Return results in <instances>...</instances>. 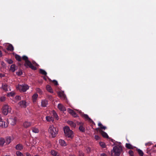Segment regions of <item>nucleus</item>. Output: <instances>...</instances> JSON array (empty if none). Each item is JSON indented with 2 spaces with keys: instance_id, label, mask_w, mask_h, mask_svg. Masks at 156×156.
Listing matches in <instances>:
<instances>
[{
  "instance_id": "9",
  "label": "nucleus",
  "mask_w": 156,
  "mask_h": 156,
  "mask_svg": "<svg viewBox=\"0 0 156 156\" xmlns=\"http://www.w3.org/2000/svg\"><path fill=\"white\" fill-rule=\"evenodd\" d=\"M77 124L80 125L79 129L80 131L82 132H84L85 131V129L84 127L82 126V123L80 122H78Z\"/></svg>"
},
{
  "instance_id": "19",
  "label": "nucleus",
  "mask_w": 156,
  "mask_h": 156,
  "mask_svg": "<svg viewBox=\"0 0 156 156\" xmlns=\"http://www.w3.org/2000/svg\"><path fill=\"white\" fill-rule=\"evenodd\" d=\"M52 116L53 117V118L55 119L56 120H58L59 119V118L56 112L55 111L53 110L52 112Z\"/></svg>"
},
{
  "instance_id": "28",
  "label": "nucleus",
  "mask_w": 156,
  "mask_h": 156,
  "mask_svg": "<svg viewBox=\"0 0 156 156\" xmlns=\"http://www.w3.org/2000/svg\"><path fill=\"white\" fill-rule=\"evenodd\" d=\"M31 130L33 133H37L39 132V130L38 129L35 127L32 128Z\"/></svg>"
},
{
  "instance_id": "4",
  "label": "nucleus",
  "mask_w": 156,
  "mask_h": 156,
  "mask_svg": "<svg viewBox=\"0 0 156 156\" xmlns=\"http://www.w3.org/2000/svg\"><path fill=\"white\" fill-rule=\"evenodd\" d=\"M17 89L20 91L26 92L29 88V86L27 84H18L16 87Z\"/></svg>"
},
{
  "instance_id": "20",
  "label": "nucleus",
  "mask_w": 156,
  "mask_h": 156,
  "mask_svg": "<svg viewBox=\"0 0 156 156\" xmlns=\"http://www.w3.org/2000/svg\"><path fill=\"white\" fill-rule=\"evenodd\" d=\"M67 123L69 124L70 126L73 128H75L76 126V124L73 121H68L67 122Z\"/></svg>"
},
{
  "instance_id": "37",
  "label": "nucleus",
  "mask_w": 156,
  "mask_h": 156,
  "mask_svg": "<svg viewBox=\"0 0 156 156\" xmlns=\"http://www.w3.org/2000/svg\"><path fill=\"white\" fill-rule=\"evenodd\" d=\"M58 95L60 97H62L64 98H65L66 96L64 94L63 92H60L58 93Z\"/></svg>"
},
{
  "instance_id": "41",
  "label": "nucleus",
  "mask_w": 156,
  "mask_h": 156,
  "mask_svg": "<svg viewBox=\"0 0 156 156\" xmlns=\"http://www.w3.org/2000/svg\"><path fill=\"white\" fill-rule=\"evenodd\" d=\"M6 61L9 64H11L13 62V61L11 59H8Z\"/></svg>"
},
{
  "instance_id": "50",
  "label": "nucleus",
  "mask_w": 156,
  "mask_h": 156,
  "mask_svg": "<svg viewBox=\"0 0 156 156\" xmlns=\"http://www.w3.org/2000/svg\"><path fill=\"white\" fill-rule=\"evenodd\" d=\"M98 125L100 127V128L103 126L102 124L100 122L98 123Z\"/></svg>"
},
{
  "instance_id": "29",
  "label": "nucleus",
  "mask_w": 156,
  "mask_h": 156,
  "mask_svg": "<svg viewBox=\"0 0 156 156\" xmlns=\"http://www.w3.org/2000/svg\"><path fill=\"white\" fill-rule=\"evenodd\" d=\"M38 96V95L37 94H35L33 95L32 96V99L34 102L36 101Z\"/></svg>"
},
{
  "instance_id": "40",
  "label": "nucleus",
  "mask_w": 156,
  "mask_h": 156,
  "mask_svg": "<svg viewBox=\"0 0 156 156\" xmlns=\"http://www.w3.org/2000/svg\"><path fill=\"white\" fill-rule=\"evenodd\" d=\"M129 154L131 156H134V152L133 151L129 150Z\"/></svg>"
},
{
  "instance_id": "46",
  "label": "nucleus",
  "mask_w": 156,
  "mask_h": 156,
  "mask_svg": "<svg viewBox=\"0 0 156 156\" xmlns=\"http://www.w3.org/2000/svg\"><path fill=\"white\" fill-rule=\"evenodd\" d=\"M5 76V75L1 73H0V77L2 78L4 77Z\"/></svg>"
},
{
  "instance_id": "32",
  "label": "nucleus",
  "mask_w": 156,
  "mask_h": 156,
  "mask_svg": "<svg viewBox=\"0 0 156 156\" xmlns=\"http://www.w3.org/2000/svg\"><path fill=\"white\" fill-rule=\"evenodd\" d=\"M2 87L3 90L5 91L8 90V85L7 84H2Z\"/></svg>"
},
{
  "instance_id": "6",
  "label": "nucleus",
  "mask_w": 156,
  "mask_h": 156,
  "mask_svg": "<svg viewBox=\"0 0 156 156\" xmlns=\"http://www.w3.org/2000/svg\"><path fill=\"white\" fill-rule=\"evenodd\" d=\"M2 113L5 115H6L9 112H10L11 109L9 108V106L7 105H5L2 108Z\"/></svg>"
},
{
  "instance_id": "61",
  "label": "nucleus",
  "mask_w": 156,
  "mask_h": 156,
  "mask_svg": "<svg viewBox=\"0 0 156 156\" xmlns=\"http://www.w3.org/2000/svg\"><path fill=\"white\" fill-rule=\"evenodd\" d=\"M36 64V65H37V64L35 62H34Z\"/></svg>"
},
{
  "instance_id": "42",
  "label": "nucleus",
  "mask_w": 156,
  "mask_h": 156,
  "mask_svg": "<svg viewBox=\"0 0 156 156\" xmlns=\"http://www.w3.org/2000/svg\"><path fill=\"white\" fill-rule=\"evenodd\" d=\"M15 95V93H13V92H10L8 94V95L9 96H12H12H13Z\"/></svg>"
},
{
  "instance_id": "11",
  "label": "nucleus",
  "mask_w": 156,
  "mask_h": 156,
  "mask_svg": "<svg viewBox=\"0 0 156 156\" xmlns=\"http://www.w3.org/2000/svg\"><path fill=\"white\" fill-rule=\"evenodd\" d=\"M13 140V138L10 136L7 137L5 140L6 144H9Z\"/></svg>"
},
{
  "instance_id": "24",
  "label": "nucleus",
  "mask_w": 156,
  "mask_h": 156,
  "mask_svg": "<svg viewBox=\"0 0 156 156\" xmlns=\"http://www.w3.org/2000/svg\"><path fill=\"white\" fill-rule=\"evenodd\" d=\"M46 88L47 91H48V92L51 93H53V90L52 89L51 86L49 85H47L46 86Z\"/></svg>"
},
{
  "instance_id": "33",
  "label": "nucleus",
  "mask_w": 156,
  "mask_h": 156,
  "mask_svg": "<svg viewBox=\"0 0 156 156\" xmlns=\"http://www.w3.org/2000/svg\"><path fill=\"white\" fill-rule=\"evenodd\" d=\"M39 72L40 73L44 75L45 76L47 75V72L44 70L42 69H40L39 70Z\"/></svg>"
},
{
  "instance_id": "2",
  "label": "nucleus",
  "mask_w": 156,
  "mask_h": 156,
  "mask_svg": "<svg viewBox=\"0 0 156 156\" xmlns=\"http://www.w3.org/2000/svg\"><path fill=\"white\" fill-rule=\"evenodd\" d=\"M58 130L57 128L52 125L50 126L48 132L50 134L52 138L55 137L58 133Z\"/></svg>"
},
{
  "instance_id": "7",
  "label": "nucleus",
  "mask_w": 156,
  "mask_h": 156,
  "mask_svg": "<svg viewBox=\"0 0 156 156\" xmlns=\"http://www.w3.org/2000/svg\"><path fill=\"white\" fill-rule=\"evenodd\" d=\"M17 118L16 117H12L7 120V122L8 123H10L12 125H14L16 123Z\"/></svg>"
},
{
  "instance_id": "18",
  "label": "nucleus",
  "mask_w": 156,
  "mask_h": 156,
  "mask_svg": "<svg viewBox=\"0 0 156 156\" xmlns=\"http://www.w3.org/2000/svg\"><path fill=\"white\" fill-rule=\"evenodd\" d=\"M23 146L20 144H18L16 146V149L17 150L20 151L23 149Z\"/></svg>"
},
{
  "instance_id": "60",
  "label": "nucleus",
  "mask_w": 156,
  "mask_h": 156,
  "mask_svg": "<svg viewBox=\"0 0 156 156\" xmlns=\"http://www.w3.org/2000/svg\"><path fill=\"white\" fill-rule=\"evenodd\" d=\"M147 153H148V151H147Z\"/></svg>"
},
{
  "instance_id": "48",
  "label": "nucleus",
  "mask_w": 156,
  "mask_h": 156,
  "mask_svg": "<svg viewBox=\"0 0 156 156\" xmlns=\"http://www.w3.org/2000/svg\"><path fill=\"white\" fill-rule=\"evenodd\" d=\"M101 129H103L104 130H105L106 129V126H102L101 127Z\"/></svg>"
},
{
  "instance_id": "62",
  "label": "nucleus",
  "mask_w": 156,
  "mask_h": 156,
  "mask_svg": "<svg viewBox=\"0 0 156 156\" xmlns=\"http://www.w3.org/2000/svg\"><path fill=\"white\" fill-rule=\"evenodd\" d=\"M155 147H156V144L155 146Z\"/></svg>"
},
{
  "instance_id": "31",
  "label": "nucleus",
  "mask_w": 156,
  "mask_h": 156,
  "mask_svg": "<svg viewBox=\"0 0 156 156\" xmlns=\"http://www.w3.org/2000/svg\"><path fill=\"white\" fill-rule=\"evenodd\" d=\"M15 58L19 62H21L22 60L21 57L19 55L16 54L15 55Z\"/></svg>"
},
{
  "instance_id": "10",
  "label": "nucleus",
  "mask_w": 156,
  "mask_h": 156,
  "mask_svg": "<svg viewBox=\"0 0 156 156\" xmlns=\"http://www.w3.org/2000/svg\"><path fill=\"white\" fill-rule=\"evenodd\" d=\"M82 116L85 119L88 120V121L91 122L93 124H94V122L88 116V115L87 114H83V115Z\"/></svg>"
},
{
  "instance_id": "30",
  "label": "nucleus",
  "mask_w": 156,
  "mask_h": 156,
  "mask_svg": "<svg viewBox=\"0 0 156 156\" xmlns=\"http://www.w3.org/2000/svg\"><path fill=\"white\" fill-rule=\"evenodd\" d=\"M125 146L126 148L129 149H133V146L130 144H126Z\"/></svg>"
},
{
  "instance_id": "3",
  "label": "nucleus",
  "mask_w": 156,
  "mask_h": 156,
  "mask_svg": "<svg viewBox=\"0 0 156 156\" xmlns=\"http://www.w3.org/2000/svg\"><path fill=\"white\" fill-rule=\"evenodd\" d=\"M65 135L66 137L72 139L73 137V132L68 126H65L64 128Z\"/></svg>"
},
{
  "instance_id": "35",
  "label": "nucleus",
  "mask_w": 156,
  "mask_h": 156,
  "mask_svg": "<svg viewBox=\"0 0 156 156\" xmlns=\"http://www.w3.org/2000/svg\"><path fill=\"white\" fill-rule=\"evenodd\" d=\"M48 77L49 81L52 82L53 83H54V84L55 86H57L58 85V83L56 80H53L52 81Z\"/></svg>"
},
{
  "instance_id": "5",
  "label": "nucleus",
  "mask_w": 156,
  "mask_h": 156,
  "mask_svg": "<svg viewBox=\"0 0 156 156\" xmlns=\"http://www.w3.org/2000/svg\"><path fill=\"white\" fill-rule=\"evenodd\" d=\"M122 148L117 146H115L113 148V150L112 152L114 153L115 156H119L122 151Z\"/></svg>"
},
{
  "instance_id": "57",
  "label": "nucleus",
  "mask_w": 156,
  "mask_h": 156,
  "mask_svg": "<svg viewBox=\"0 0 156 156\" xmlns=\"http://www.w3.org/2000/svg\"><path fill=\"white\" fill-rule=\"evenodd\" d=\"M97 131H98V128H97L96 129H95Z\"/></svg>"
},
{
  "instance_id": "13",
  "label": "nucleus",
  "mask_w": 156,
  "mask_h": 156,
  "mask_svg": "<svg viewBox=\"0 0 156 156\" xmlns=\"http://www.w3.org/2000/svg\"><path fill=\"white\" fill-rule=\"evenodd\" d=\"M48 104V101L46 100H42L41 102V106L43 107H46Z\"/></svg>"
},
{
  "instance_id": "54",
  "label": "nucleus",
  "mask_w": 156,
  "mask_h": 156,
  "mask_svg": "<svg viewBox=\"0 0 156 156\" xmlns=\"http://www.w3.org/2000/svg\"><path fill=\"white\" fill-rule=\"evenodd\" d=\"M52 96L51 95H48V98L50 99H51L52 98Z\"/></svg>"
},
{
  "instance_id": "59",
  "label": "nucleus",
  "mask_w": 156,
  "mask_h": 156,
  "mask_svg": "<svg viewBox=\"0 0 156 156\" xmlns=\"http://www.w3.org/2000/svg\"><path fill=\"white\" fill-rule=\"evenodd\" d=\"M5 156H9V155H6Z\"/></svg>"
},
{
  "instance_id": "25",
  "label": "nucleus",
  "mask_w": 156,
  "mask_h": 156,
  "mask_svg": "<svg viewBox=\"0 0 156 156\" xmlns=\"http://www.w3.org/2000/svg\"><path fill=\"white\" fill-rule=\"evenodd\" d=\"M51 154L54 156H59V154L56 151L52 150L51 152Z\"/></svg>"
},
{
  "instance_id": "43",
  "label": "nucleus",
  "mask_w": 156,
  "mask_h": 156,
  "mask_svg": "<svg viewBox=\"0 0 156 156\" xmlns=\"http://www.w3.org/2000/svg\"><path fill=\"white\" fill-rule=\"evenodd\" d=\"M16 74L18 76H20L22 74V73L21 71H19L16 72Z\"/></svg>"
},
{
  "instance_id": "52",
  "label": "nucleus",
  "mask_w": 156,
  "mask_h": 156,
  "mask_svg": "<svg viewBox=\"0 0 156 156\" xmlns=\"http://www.w3.org/2000/svg\"><path fill=\"white\" fill-rule=\"evenodd\" d=\"M101 156H107V155L105 153H102L101 154Z\"/></svg>"
},
{
  "instance_id": "23",
  "label": "nucleus",
  "mask_w": 156,
  "mask_h": 156,
  "mask_svg": "<svg viewBox=\"0 0 156 156\" xmlns=\"http://www.w3.org/2000/svg\"><path fill=\"white\" fill-rule=\"evenodd\" d=\"M7 50L11 51L14 50V48L12 44H9L7 48Z\"/></svg>"
},
{
  "instance_id": "17",
  "label": "nucleus",
  "mask_w": 156,
  "mask_h": 156,
  "mask_svg": "<svg viewBox=\"0 0 156 156\" xmlns=\"http://www.w3.org/2000/svg\"><path fill=\"white\" fill-rule=\"evenodd\" d=\"M31 123L28 121H25L23 124V126L25 128L29 127L31 125Z\"/></svg>"
},
{
  "instance_id": "39",
  "label": "nucleus",
  "mask_w": 156,
  "mask_h": 156,
  "mask_svg": "<svg viewBox=\"0 0 156 156\" xmlns=\"http://www.w3.org/2000/svg\"><path fill=\"white\" fill-rule=\"evenodd\" d=\"M5 97L2 96L0 98V100L2 102L4 101L5 100Z\"/></svg>"
},
{
  "instance_id": "15",
  "label": "nucleus",
  "mask_w": 156,
  "mask_h": 156,
  "mask_svg": "<svg viewBox=\"0 0 156 156\" xmlns=\"http://www.w3.org/2000/svg\"><path fill=\"white\" fill-rule=\"evenodd\" d=\"M19 104L22 107L26 108L27 106L26 102L25 101H22L19 102Z\"/></svg>"
},
{
  "instance_id": "12",
  "label": "nucleus",
  "mask_w": 156,
  "mask_h": 156,
  "mask_svg": "<svg viewBox=\"0 0 156 156\" xmlns=\"http://www.w3.org/2000/svg\"><path fill=\"white\" fill-rule=\"evenodd\" d=\"M8 125L7 124H5V122L3 121L2 119H0V126L2 127H6Z\"/></svg>"
},
{
  "instance_id": "22",
  "label": "nucleus",
  "mask_w": 156,
  "mask_h": 156,
  "mask_svg": "<svg viewBox=\"0 0 156 156\" xmlns=\"http://www.w3.org/2000/svg\"><path fill=\"white\" fill-rule=\"evenodd\" d=\"M5 140L3 138H0V146H3L4 144L5 143Z\"/></svg>"
},
{
  "instance_id": "56",
  "label": "nucleus",
  "mask_w": 156,
  "mask_h": 156,
  "mask_svg": "<svg viewBox=\"0 0 156 156\" xmlns=\"http://www.w3.org/2000/svg\"><path fill=\"white\" fill-rule=\"evenodd\" d=\"M34 156H40L38 154H36V155H34Z\"/></svg>"
},
{
  "instance_id": "45",
  "label": "nucleus",
  "mask_w": 156,
  "mask_h": 156,
  "mask_svg": "<svg viewBox=\"0 0 156 156\" xmlns=\"http://www.w3.org/2000/svg\"><path fill=\"white\" fill-rule=\"evenodd\" d=\"M36 90L37 92H38L39 93H41V90L39 88H37L36 89Z\"/></svg>"
},
{
  "instance_id": "38",
  "label": "nucleus",
  "mask_w": 156,
  "mask_h": 156,
  "mask_svg": "<svg viewBox=\"0 0 156 156\" xmlns=\"http://www.w3.org/2000/svg\"><path fill=\"white\" fill-rule=\"evenodd\" d=\"M16 154L17 156H23V154L19 151H17L16 152Z\"/></svg>"
},
{
  "instance_id": "21",
  "label": "nucleus",
  "mask_w": 156,
  "mask_h": 156,
  "mask_svg": "<svg viewBox=\"0 0 156 156\" xmlns=\"http://www.w3.org/2000/svg\"><path fill=\"white\" fill-rule=\"evenodd\" d=\"M46 120L49 122H53L54 120L53 118L51 116H46Z\"/></svg>"
},
{
  "instance_id": "8",
  "label": "nucleus",
  "mask_w": 156,
  "mask_h": 156,
  "mask_svg": "<svg viewBox=\"0 0 156 156\" xmlns=\"http://www.w3.org/2000/svg\"><path fill=\"white\" fill-rule=\"evenodd\" d=\"M67 110L69 113L71 114L74 117H76L77 116V114L73 110L70 108H68Z\"/></svg>"
},
{
  "instance_id": "47",
  "label": "nucleus",
  "mask_w": 156,
  "mask_h": 156,
  "mask_svg": "<svg viewBox=\"0 0 156 156\" xmlns=\"http://www.w3.org/2000/svg\"><path fill=\"white\" fill-rule=\"evenodd\" d=\"M151 142H148L145 144L146 146H150L151 145Z\"/></svg>"
},
{
  "instance_id": "44",
  "label": "nucleus",
  "mask_w": 156,
  "mask_h": 156,
  "mask_svg": "<svg viewBox=\"0 0 156 156\" xmlns=\"http://www.w3.org/2000/svg\"><path fill=\"white\" fill-rule=\"evenodd\" d=\"M94 138L96 140H98L100 139L99 136L98 135H95L94 136Z\"/></svg>"
},
{
  "instance_id": "34",
  "label": "nucleus",
  "mask_w": 156,
  "mask_h": 156,
  "mask_svg": "<svg viewBox=\"0 0 156 156\" xmlns=\"http://www.w3.org/2000/svg\"><path fill=\"white\" fill-rule=\"evenodd\" d=\"M136 151H137L138 153L140 156H143L144 154L143 152L141 150L139 149H136Z\"/></svg>"
},
{
  "instance_id": "14",
  "label": "nucleus",
  "mask_w": 156,
  "mask_h": 156,
  "mask_svg": "<svg viewBox=\"0 0 156 156\" xmlns=\"http://www.w3.org/2000/svg\"><path fill=\"white\" fill-rule=\"evenodd\" d=\"M58 107L59 109L61 111H66V108L61 104H58Z\"/></svg>"
},
{
  "instance_id": "49",
  "label": "nucleus",
  "mask_w": 156,
  "mask_h": 156,
  "mask_svg": "<svg viewBox=\"0 0 156 156\" xmlns=\"http://www.w3.org/2000/svg\"><path fill=\"white\" fill-rule=\"evenodd\" d=\"M16 99L18 100H20L21 98V97L20 96H16Z\"/></svg>"
},
{
  "instance_id": "51",
  "label": "nucleus",
  "mask_w": 156,
  "mask_h": 156,
  "mask_svg": "<svg viewBox=\"0 0 156 156\" xmlns=\"http://www.w3.org/2000/svg\"><path fill=\"white\" fill-rule=\"evenodd\" d=\"M26 156H31V155L29 153L27 152L26 153Z\"/></svg>"
},
{
  "instance_id": "26",
  "label": "nucleus",
  "mask_w": 156,
  "mask_h": 156,
  "mask_svg": "<svg viewBox=\"0 0 156 156\" xmlns=\"http://www.w3.org/2000/svg\"><path fill=\"white\" fill-rule=\"evenodd\" d=\"M59 143L62 146H65L66 145L65 141L63 140L62 139L59 140Z\"/></svg>"
},
{
  "instance_id": "55",
  "label": "nucleus",
  "mask_w": 156,
  "mask_h": 156,
  "mask_svg": "<svg viewBox=\"0 0 156 156\" xmlns=\"http://www.w3.org/2000/svg\"><path fill=\"white\" fill-rule=\"evenodd\" d=\"M43 78H44V79L45 80H47V79H46V77H43Z\"/></svg>"
},
{
  "instance_id": "16",
  "label": "nucleus",
  "mask_w": 156,
  "mask_h": 156,
  "mask_svg": "<svg viewBox=\"0 0 156 156\" xmlns=\"http://www.w3.org/2000/svg\"><path fill=\"white\" fill-rule=\"evenodd\" d=\"M99 132L103 137L106 138H108V136L106 132L101 130H100Z\"/></svg>"
},
{
  "instance_id": "53",
  "label": "nucleus",
  "mask_w": 156,
  "mask_h": 156,
  "mask_svg": "<svg viewBox=\"0 0 156 156\" xmlns=\"http://www.w3.org/2000/svg\"><path fill=\"white\" fill-rule=\"evenodd\" d=\"M2 52L1 50H0V57H2Z\"/></svg>"
},
{
  "instance_id": "58",
  "label": "nucleus",
  "mask_w": 156,
  "mask_h": 156,
  "mask_svg": "<svg viewBox=\"0 0 156 156\" xmlns=\"http://www.w3.org/2000/svg\"><path fill=\"white\" fill-rule=\"evenodd\" d=\"M69 156H75L74 155H69Z\"/></svg>"
},
{
  "instance_id": "36",
  "label": "nucleus",
  "mask_w": 156,
  "mask_h": 156,
  "mask_svg": "<svg viewBox=\"0 0 156 156\" xmlns=\"http://www.w3.org/2000/svg\"><path fill=\"white\" fill-rule=\"evenodd\" d=\"M100 146L103 148H104L106 147V145L105 143L102 142H100L99 143Z\"/></svg>"
},
{
  "instance_id": "27",
  "label": "nucleus",
  "mask_w": 156,
  "mask_h": 156,
  "mask_svg": "<svg viewBox=\"0 0 156 156\" xmlns=\"http://www.w3.org/2000/svg\"><path fill=\"white\" fill-rule=\"evenodd\" d=\"M16 65L13 64L11 66L10 70L12 72H14L16 70Z\"/></svg>"
},
{
  "instance_id": "1",
  "label": "nucleus",
  "mask_w": 156,
  "mask_h": 156,
  "mask_svg": "<svg viewBox=\"0 0 156 156\" xmlns=\"http://www.w3.org/2000/svg\"><path fill=\"white\" fill-rule=\"evenodd\" d=\"M22 58L25 61V63L24 64L25 66L27 68L29 67L33 70H36L37 69L36 67L34 66L31 62L28 60V58L27 56L23 55L22 57Z\"/></svg>"
}]
</instances>
